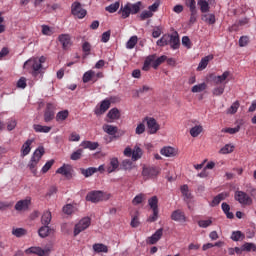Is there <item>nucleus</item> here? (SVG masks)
<instances>
[{
    "label": "nucleus",
    "mask_w": 256,
    "mask_h": 256,
    "mask_svg": "<svg viewBox=\"0 0 256 256\" xmlns=\"http://www.w3.org/2000/svg\"><path fill=\"white\" fill-rule=\"evenodd\" d=\"M47 61L45 56H41L40 58H30L24 63L25 69H32V75L37 76L39 73H43V63Z\"/></svg>",
    "instance_id": "obj_1"
},
{
    "label": "nucleus",
    "mask_w": 256,
    "mask_h": 256,
    "mask_svg": "<svg viewBox=\"0 0 256 256\" xmlns=\"http://www.w3.org/2000/svg\"><path fill=\"white\" fill-rule=\"evenodd\" d=\"M45 155V148L39 147L36 149L28 163V169L33 173V175H37V165H39V161H41V157Z\"/></svg>",
    "instance_id": "obj_2"
},
{
    "label": "nucleus",
    "mask_w": 256,
    "mask_h": 256,
    "mask_svg": "<svg viewBox=\"0 0 256 256\" xmlns=\"http://www.w3.org/2000/svg\"><path fill=\"white\" fill-rule=\"evenodd\" d=\"M109 199H111V194L101 190H94L86 195V201H90V203H100V201H109Z\"/></svg>",
    "instance_id": "obj_3"
},
{
    "label": "nucleus",
    "mask_w": 256,
    "mask_h": 256,
    "mask_svg": "<svg viewBox=\"0 0 256 256\" xmlns=\"http://www.w3.org/2000/svg\"><path fill=\"white\" fill-rule=\"evenodd\" d=\"M234 199L235 201L239 202V204L243 207H249V205H253V198H251L249 194L241 190H237L234 193Z\"/></svg>",
    "instance_id": "obj_4"
},
{
    "label": "nucleus",
    "mask_w": 256,
    "mask_h": 256,
    "mask_svg": "<svg viewBox=\"0 0 256 256\" xmlns=\"http://www.w3.org/2000/svg\"><path fill=\"white\" fill-rule=\"evenodd\" d=\"M53 246H46L44 249L37 246H32L25 250L26 255L47 256L51 253Z\"/></svg>",
    "instance_id": "obj_5"
},
{
    "label": "nucleus",
    "mask_w": 256,
    "mask_h": 256,
    "mask_svg": "<svg viewBox=\"0 0 256 256\" xmlns=\"http://www.w3.org/2000/svg\"><path fill=\"white\" fill-rule=\"evenodd\" d=\"M159 175V168L155 166H144L142 168V177L144 181H148V179H155Z\"/></svg>",
    "instance_id": "obj_6"
},
{
    "label": "nucleus",
    "mask_w": 256,
    "mask_h": 256,
    "mask_svg": "<svg viewBox=\"0 0 256 256\" xmlns=\"http://www.w3.org/2000/svg\"><path fill=\"white\" fill-rule=\"evenodd\" d=\"M91 226V218L84 217L82 218L74 227V236L77 237L79 233H83L86 229H89Z\"/></svg>",
    "instance_id": "obj_7"
},
{
    "label": "nucleus",
    "mask_w": 256,
    "mask_h": 256,
    "mask_svg": "<svg viewBox=\"0 0 256 256\" xmlns=\"http://www.w3.org/2000/svg\"><path fill=\"white\" fill-rule=\"evenodd\" d=\"M145 122L147 125L148 133L150 135H155V133H157V131L161 129V126L159 125V123H157V120H155V118L146 117L144 119V123Z\"/></svg>",
    "instance_id": "obj_8"
},
{
    "label": "nucleus",
    "mask_w": 256,
    "mask_h": 256,
    "mask_svg": "<svg viewBox=\"0 0 256 256\" xmlns=\"http://www.w3.org/2000/svg\"><path fill=\"white\" fill-rule=\"evenodd\" d=\"M71 13L72 15H74V17H77L78 19H84V17L87 15V10L81 7V3L74 2L71 6Z\"/></svg>",
    "instance_id": "obj_9"
},
{
    "label": "nucleus",
    "mask_w": 256,
    "mask_h": 256,
    "mask_svg": "<svg viewBox=\"0 0 256 256\" xmlns=\"http://www.w3.org/2000/svg\"><path fill=\"white\" fill-rule=\"evenodd\" d=\"M109 107H111V100L105 99L100 103L99 106L95 107L94 113L99 117L103 115L105 112H107Z\"/></svg>",
    "instance_id": "obj_10"
},
{
    "label": "nucleus",
    "mask_w": 256,
    "mask_h": 256,
    "mask_svg": "<svg viewBox=\"0 0 256 256\" xmlns=\"http://www.w3.org/2000/svg\"><path fill=\"white\" fill-rule=\"evenodd\" d=\"M55 119V105L48 103L44 112V121L49 123Z\"/></svg>",
    "instance_id": "obj_11"
},
{
    "label": "nucleus",
    "mask_w": 256,
    "mask_h": 256,
    "mask_svg": "<svg viewBox=\"0 0 256 256\" xmlns=\"http://www.w3.org/2000/svg\"><path fill=\"white\" fill-rule=\"evenodd\" d=\"M229 75H231V72L225 71L222 75L214 77L213 81L216 85H227L229 83Z\"/></svg>",
    "instance_id": "obj_12"
},
{
    "label": "nucleus",
    "mask_w": 256,
    "mask_h": 256,
    "mask_svg": "<svg viewBox=\"0 0 256 256\" xmlns=\"http://www.w3.org/2000/svg\"><path fill=\"white\" fill-rule=\"evenodd\" d=\"M172 221H176L178 223H185L187 221V217L185 216V212L182 210H174L171 214Z\"/></svg>",
    "instance_id": "obj_13"
},
{
    "label": "nucleus",
    "mask_w": 256,
    "mask_h": 256,
    "mask_svg": "<svg viewBox=\"0 0 256 256\" xmlns=\"http://www.w3.org/2000/svg\"><path fill=\"white\" fill-rule=\"evenodd\" d=\"M168 45H170L171 49H179L181 43L177 33L168 35Z\"/></svg>",
    "instance_id": "obj_14"
},
{
    "label": "nucleus",
    "mask_w": 256,
    "mask_h": 256,
    "mask_svg": "<svg viewBox=\"0 0 256 256\" xmlns=\"http://www.w3.org/2000/svg\"><path fill=\"white\" fill-rule=\"evenodd\" d=\"M29 205H31V198H26L24 200H19L15 204L16 211H27L29 209Z\"/></svg>",
    "instance_id": "obj_15"
},
{
    "label": "nucleus",
    "mask_w": 256,
    "mask_h": 256,
    "mask_svg": "<svg viewBox=\"0 0 256 256\" xmlns=\"http://www.w3.org/2000/svg\"><path fill=\"white\" fill-rule=\"evenodd\" d=\"M121 117V114L119 113V109L117 108H112L108 113H107V123H113V121H117Z\"/></svg>",
    "instance_id": "obj_16"
},
{
    "label": "nucleus",
    "mask_w": 256,
    "mask_h": 256,
    "mask_svg": "<svg viewBox=\"0 0 256 256\" xmlns=\"http://www.w3.org/2000/svg\"><path fill=\"white\" fill-rule=\"evenodd\" d=\"M119 170V159L117 157H113L110 159V162L106 168L107 173H115V171Z\"/></svg>",
    "instance_id": "obj_17"
},
{
    "label": "nucleus",
    "mask_w": 256,
    "mask_h": 256,
    "mask_svg": "<svg viewBox=\"0 0 256 256\" xmlns=\"http://www.w3.org/2000/svg\"><path fill=\"white\" fill-rule=\"evenodd\" d=\"M163 237V228L158 229L152 236L148 237L147 243L149 245H155Z\"/></svg>",
    "instance_id": "obj_18"
},
{
    "label": "nucleus",
    "mask_w": 256,
    "mask_h": 256,
    "mask_svg": "<svg viewBox=\"0 0 256 256\" xmlns=\"http://www.w3.org/2000/svg\"><path fill=\"white\" fill-rule=\"evenodd\" d=\"M160 153L164 157H175L177 156V149L171 146H164L161 150Z\"/></svg>",
    "instance_id": "obj_19"
},
{
    "label": "nucleus",
    "mask_w": 256,
    "mask_h": 256,
    "mask_svg": "<svg viewBox=\"0 0 256 256\" xmlns=\"http://www.w3.org/2000/svg\"><path fill=\"white\" fill-rule=\"evenodd\" d=\"M156 58H157V55L155 54L147 56L143 64L142 71H149V69H151V65L153 67V63H155Z\"/></svg>",
    "instance_id": "obj_20"
},
{
    "label": "nucleus",
    "mask_w": 256,
    "mask_h": 256,
    "mask_svg": "<svg viewBox=\"0 0 256 256\" xmlns=\"http://www.w3.org/2000/svg\"><path fill=\"white\" fill-rule=\"evenodd\" d=\"M51 233H55V230L51 229L49 227V225H44V226L40 227L38 230V235L42 239H45V237H49V235H51Z\"/></svg>",
    "instance_id": "obj_21"
},
{
    "label": "nucleus",
    "mask_w": 256,
    "mask_h": 256,
    "mask_svg": "<svg viewBox=\"0 0 256 256\" xmlns=\"http://www.w3.org/2000/svg\"><path fill=\"white\" fill-rule=\"evenodd\" d=\"M58 40L62 45V49H67L71 45V36L69 34H61Z\"/></svg>",
    "instance_id": "obj_22"
},
{
    "label": "nucleus",
    "mask_w": 256,
    "mask_h": 256,
    "mask_svg": "<svg viewBox=\"0 0 256 256\" xmlns=\"http://www.w3.org/2000/svg\"><path fill=\"white\" fill-rule=\"evenodd\" d=\"M31 145H33V139H28L21 148V157H27L31 153Z\"/></svg>",
    "instance_id": "obj_23"
},
{
    "label": "nucleus",
    "mask_w": 256,
    "mask_h": 256,
    "mask_svg": "<svg viewBox=\"0 0 256 256\" xmlns=\"http://www.w3.org/2000/svg\"><path fill=\"white\" fill-rule=\"evenodd\" d=\"M209 61H213V55H208L201 59L200 63L198 64L197 71H203L207 69V65H209Z\"/></svg>",
    "instance_id": "obj_24"
},
{
    "label": "nucleus",
    "mask_w": 256,
    "mask_h": 256,
    "mask_svg": "<svg viewBox=\"0 0 256 256\" xmlns=\"http://www.w3.org/2000/svg\"><path fill=\"white\" fill-rule=\"evenodd\" d=\"M92 249L94 253H109V247L103 243L93 244Z\"/></svg>",
    "instance_id": "obj_25"
},
{
    "label": "nucleus",
    "mask_w": 256,
    "mask_h": 256,
    "mask_svg": "<svg viewBox=\"0 0 256 256\" xmlns=\"http://www.w3.org/2000/svg\"><path fill=\"white\" fill-rule=\"evenodd\" d=\"M227 197H229V194H227V193H220V194H218L212 200V202L210 204L211 207H217V205H219V203H221L223 200L227 199Z\"/></svg>",
    "instance_id": "obj_26"
},
{
    "label": "nucleus",
    "mask_w": 256,
    "mask_h": 256,
    "mask_svg": "<svg viewBox=\"0 0 256 256\" xmlns=\"http://www.w3.org/2000/svg\"><path fill=\"white\" fill-rule=\"evenodd\" d=\"M80 147L83 149H90V151H95L99 147V143L92 141H82Z\"/></svg>",
    "instance_id": "obj_27"
},
{
    "label": "nucleus",
    "mask_w": 256,
    "mask_h": 256,
    "mask_svg": "<svg viewBox=\"0 0 256 256\" xmlns=\"http://www.w3.org/2000/svg\"><path fill=\"white\" fill-rule=\"evenodd\" d=\"M143 156V150H141V147L139 145L134 146V149L132 150V160L138 161V159H141Z\"/></svg>",
    "instance_id": "obj_28"
},
{
    "label": "nucleus",
    "mask_w": 256,
    "mask_h": 256,
    "mask_svg": "<svg viewBox=\"0 0 256 256\" xmlns=\"http://www.w3.org/2000/svg\"><path fill=\"white\" fill-rule=\"evenodd\" d=\"M148 205L152 211H159V198L157 196L151 197L148 199Z\"/></svg>",
    "instance_id": "obj_29"
},
{
    "label": "nucleus",
    "mask_w": 256,
    "mask_h": 256,
    "mask_svg": "<svg viewBox=\"0 0 256 256\" xmlns=\"http://www.w3.org/2000/svg\"><path fill=\"white\" fill-rule=\"evenodd\" d=\"M33 129L36 133H49L51 131V126H43L41 124H34Z\"/></svg>",
    "instance_id": "obj_30"
},
{
    "label": "nucleus",
    "mask_w": 256,
    "mask_h": 256,
    "mask_svg": "<svg viewBox=\"0 0 256 256\" xmlns=\"http://www.w3.org/2000/svg\"><path fill=\"white\" fill-rule=\"evenodd\" d=\"M83 83H89V81H95V71L93 70H88L83 74L82 77Z\"/></svg>",
    "instance_id": "obj_31"
},
{
    "label": "nucleus",
    "mask_w": 256,
    "mask_h": 256,
    "mask_svg": "<svg viewBox=\"0 0 256 256\" xmlns=\"http://www.w3.org/2000/svg\"><path fill=\"white\" fill-rule=\"evenodd\" d=\"M102 129L108 135H117V131H118L117 126H113V125H109V124H104Z\"/></svg>",
    "instance_id": "obj_32"
},
{
    "label": "nucleus",
    "mask_w": 256,
    "mask_h": 256,
    "mask_svg": "<svg viewBox=\"0 0 256 256\" xmlns=\"http://www.w3.org/2000/svg\"><path fill=\"white\" fill-rule=\"evenodd\" d=\"M198 6L200 7L201 13H209L211 7L209 6V2L207 0H198Z\"/></svg>",
    "instance_id": "obj_33"
},
{
    "label": "nucleus",
    "mask_w": 256,
    "mask_h": 256,
    "mask_svg": "<svg viewBox=\"0 0 256 256\" xmlns=\"http://www.w3.org/2000/svg\"><path fill=\"white\" fill-rule=\"evenodd\" d=\"M225 84H219L212 90V94L214 97H221L223 93H225Z\"/></svg>",
    "instance_id": "obj_34"
},
{
    "label": "nucleus",
    "mask_w": 256,
    "mask_h": 256,
    "mask_svg": "<svg viewBox=\"0 0 256 256\" xmlns=\"http://www.w3.org/2000/svg\"><path fill=\"white\" fill-rule=\"evenodd\" d=\"M69 117V110H62L56 114V121L58 123H63Z\"/></svg>",
    "instance_id": "obj_35"
},
{
    "label": "nucleus",
    "mask_w": 256,
    "mask_h": 256,
    "mask_svg": "<svg viewBox=\"0 0 256 256\" xmlns=\"http://www.w3.org/2000/svg\"><path fill=\"white\" fill-rule=\"evenodd\" d=\"M203 133V126L202 125H196L190 129V135L191 137H199Z\"/></svg>",
    "instance_id": "obj_36"
},
{
    "label": "nucleus",
    "mask_w": 256,
    "mask_h": 256,
    "mask_svg": "<svg viewBox=\"0 0 256 256\" xmlns=\"http://www.w3.org/2000/svg\"><path fill=\"white\" fill-rule=\"evenodd\" d=\"M222 211L225 213L227 219H233L235 217V215L232 212H230L231 206H229V204L225 202L222 203Z\"/></svg>",
    "instance_id": "obj_37"
},
{
    "label": "nucleus",
    "mask_w": 256,
    "mask_h": 256,
    "mask_svg": "<svg viewBox=\"0 0 256 256\" xmlns=\"http://www.w3.org/2000/svg\"><path fill=\"white\" fill-rule=\"evenodd\" d=\"M80 171H81L82 175H84V177L87 178V177H91V176L95 175V173H97V168H95V167H89L87 169L82 168Z\"/></svg>",
    "instance_id": "obj_38"
},
{
    "label": "nucleus",
    "mask_w": 256,
    "mask_h": 256,
    "mask_svg": "<svg viewBox=\"0 0 256 256\" xmlns=\"http://www.w3.org/2000/svg\"><path fill=\"white\" fill-rule=\"evenodd\" d=\"M56 173H58L59 175H64V177H69V175H71V169L69 168V166L64 164L62 167L56 170Z\"/></svg>",
    "instance_id": "obj_39"
},
{
    "label": "nucleus",
    "mask_w": 256,
    "mask_h": 256,
    "mask_svg": "<svg viewBox=\"0 0 256 256\" xmlns=\"http://www.w3.org/2000/svg\"><path fill=\"white\" fill-rule=\"evenodd\" d=\"M51 211H45L41 217L42 225H49L51 223Z\"/></svg>",
    "instance_id": "obj_40"
},
{
    "label": "nucleus",
    "mask_w": 256,
    "mask_h": 256,
    "mask_svg": "<svg viewBox=\"0 0 256 256\" xmlns=\"http://www.w3.org/2000/svg\"><path fill=\"white\" fill-rule=\"evenodd\" d=\"M122 13V19H127L131 15V3H127L124 7L120 9Z\"/></svg>",
    "instance_id": "obj_41"
},
{
    "label": "nucleus",
    "mask_w": 256,
    "mask_h": 256,
    "mask_svg": "<svg viewBox=\"0 0 256 256\" xmlns=\"http://www.w3.org/2000/svg\"><path fill=\"white\" fill-rule=\"evenodd\" d=\"M12 235H14V237H25V235H27V230L24 228H13L12 229Z\"/></svg>",
    "instance_id": "obj_42"
},
{
    "label": "nucleus",
    "mask_w": 256,
    "mask_h": 256,
    "mask_svg": "<svg viewBox=\"0 0 256 256\" xmlns=\"http://www.w3.org/2000/svg\"><path fill=\"white\" fill-rule=\"evenodd\" d=\"M138 41L139 38L137 36H131L126 43V49H135V45H137Z\"/></svg>",
    "instance_id": "obj_43"
},
{
    "label": "nucleus",
    "mask_w": 256,
    "mask_h": 256,
    "mask_svg": "<svg viewBox=\"0 0 256 256\" xmlns=\"http://www.w3.org/2000/svg\"><path fill=\"white\" fill-rule=\"evenodd\" d=\"M202 21L208 23V25H214L215 23V14H204L202 15Z\"/></svg>",
    "instance_id": "obj_44"
},
{
    "label": "nucleus",
    "mask_w": 256,
    "mask_h": 256,
    "mask_svg": "<svg viewBox=\"0 0 256 256\" xmlns=\"http://www.w3.org/2000/svg\"><path fill=\"white\" fill-rule=\"evenodd\" d=\"M207 89V84L205 82L198 85H194L191 89L192 93H201Z\"/></svg>",
    "instance_id": "obj_45"
},
{
    "label": "nucleus",
    "mask_w": 256,
    "mask_h": 256,
    "mask_svg": "<svg viewBox=\"0 0 256 256\" xmlns=\"http://www.w3.org/2000/svg\"><path fill=\"white\" fill-rule=\"evenodd\" d=\"M42 34L51 37L55 33V28L48 25H42Z\"/></svg>",
    "instance_id": "obj_46"
},
{
    "label": "nucleus",
    "mask_w": 256,
    "mask_h": 256,
    "mask_svg": "<svg viewBox=\"0 0 256 256\" xmlns=\"http://www.w3.org/2000/svg\"><path fill=\"white\" fill-rule=\"evenodd\" d=\"M235 149V146L231 144H226L224 147H222L219 151L221 155H227L229 153H233V150Z\"/></svg>",
    "instance_id": "obj_47"
},
{
    "label": "nucleus",
    "mask_w": 256,
    "mask_h": 256,
    "mask_svg": "<svg viewBox=\"0 0 256 256\" xmlns=\"http://www.w3.org/2000/svg\"><path fill=\"white\" fill-rule=\"evenodd\" d=\"M119 7H120V3H119V1H117V2L112 3L109 6H107L105 8V11H107L108 13H116V11L119 10Z\"/></svg>",
    "instance_id": "obj_48"
},
{
    "label": "nucleus",
    "mask_w": 256,
    "mask_h": 256,
    "mask_svg": "<svg viewBox=\"0 0 256 256\" xmlns=\"http://www.w3.org/2000/svg\"><path fill=\"white\" fill-rule=\"evenodd\" d=\"M141 11V2H136L134 4L130 3V13L131 15H137Z\"/></svg>",
    "instance_id": "obj_49"
},
{
    "label": "nucleus",
    "mask_w": 256,
    "mask_h": 256,
    "mask_svg": "<svg viewBox=\"0 0 256 256\" xmlns=\"http://www.w3.org/2000/svg\"><path fill=\"white\" fill-rule=\"evenodd\" d=\"M143 201H145V194L140 193L133 198L132 205H141Z\"/></svg>",
    "instance_id": "obj_50"
},
{
    "label": "nucleus",
    "mask_w": 256,
    "mask_h": 256,
    "mask_svg": "<svg viewBox=\"0 0 256 256\" xmlns=\"http://www.w3.org/2000/svg\"><path fill=\"white\" fill-rule=\"evenodd\" d=\"M63 213H65V215H73V213H75V206L72 204H66L63 209H62Z\"/></svg>",
    "instance_id": "obj_51"
},
{
    "label": "nucleus",
    "mask_w": 256,
    "mask_h": 256,
    "mask_svg": "<svg viewBox=\"0 0 256 256\" xmlns=\"http://www.w3.org/2000/svg\"><path fill=\"white\" fill-rule=\"evenodd\" d=\"M165 61H167V56L165 55L155 58L153 62V69H157V67H159L161 63H165Z\"/></svg>",
    "instance_id": "obj_52"
},
{
    "label": "nucleus",
    "mask_w": 256,
    "mask_h": 256,
    "mask_svg": "<svg viewBox=\"0 0 256 256\" xmlns=\"http://www.w3.org/2000/svg\"><path fill=\"white\" fill-rule=\"evenodd\" d=\"M156 45L158 47H165V45H169V35H164L161 39L157 40Z\"/></svg>",
    "instance_id": "obj_53"
},
{
    "label": "nucleus",
    "mask_w": 256,
    "mask_h": 256,
    "mask_svg": "<svg viewBox=\"0 0 256 256\" xmlns=\"http://www.w3.org/2000/svg\"><path fill=\"white\" fill-rule=\"evenodd\" d=\"M82 155H83V149H78L71 154L70 159L72 161H79V159H81Z\"/></svg>",
    "instance_id": "obj_54"
},
{
    "label": "nucleus",
    "mask_w": 256,
    "mask_h": 256,
    "mask_svg": "<svg viewBox=\"0 0 256 256\" xmlns=\"http://www.w3.org/2000/svg\"><path fill=\"white\" fill-rule=\"evenodd\" d=\"M212 224L213 221L211 219L198 221V227H201L202 229H207V227H211Z\"/></svg>",
    "instance_id": "obj_55"
},
{
    "label": "nucleus",
    "mask_w": 256,
    "mask_h": 256,
    "mask_svg": "<svg viewBox=\"0 0 256 256\" xmlns=\"http://www.w3.org/2000/svg\"><path fill=\"white\" fill-rule=\"evenodd\" d=\"M185 5L190 11H197V2L195 0H186Z\"/></svg>",
    "instance_id": "obj_56"
},
{
    "label": "nucleus",
    "mask_w": 256,
    "mask_h": 256,
    "mask_svg": "<svg viewBox=\"0 0 256 256\" xmlns=\"http://www.w3.org/2000/svg\"><path fill=\"white\" fill-rule=\"evenodd\" d=\"M241 130L240 126H237L235 128H223L221 131L222 133H229L230 135H235V133H239Z\"/></svg>",
    "instance_id": "obj_57"
},
{
    "label": "nucleus",
    "mask_w": 256,
    "mask_h": 256,
    "mask_svg": "<svg viewBox=\"0 0 256 256\" xmlns=\"http://www.w3.org/2000/svg\"><path fill=\"white\" fill-rule=\"evenodd\" d=\"M239 101L234 102L230 108L228 109L227 113H230L231 115H235L239 109Z\"/></svg>",
    "instance_id": "obj_58"
},
{
    "label": "nucleus",
    "mask_w": 256,
    "mask_h": 256,
    "mask_svg": "<svg viewBox=\"0 0 256 256\" xmlns=\"http://www.w3.org/2000/svg\"><path fill=\"white\" fill-rule=\"evenodd\" d=\"M55 164V160H49L45 163V165L42 167L41 171L42 173H47V171H49V169H51L53 167V165Z\"/></svg>",
    "instance_id": "obj_59"
},
{
    "label": "nucleus",
    "mask_w": 256,
    "mask_h": 256,
    "mask_svg": "<svg viewBox=\"0 0 256 256\" xmlns=\"http://www.w3.org/2000/svg\"><path fill=\"white\" fill-rule=\"evenodd\" d=\"M243 237H245V236L243 235V233H241V231H235L231 235L232 241H241V239H243Z\"/></svg>",
    "instance_id": "obj_60"
},
{
    "label": "nucleus",
    "mask_w": 256,
    "mask_h": 256,
    "mask_svg": "<svg viewBox=\"0 0 256 256\" xmlns=\"http://www.w3.org/2000/svg\"><path fill=\"white\" fill-rule=\"evenodd\" d=\"M243 250L247 252L256 251V245L254 243L246 242L243 244Z\"/></svg>",
    "instance_id": "obj_61"
},
{
    "label": "nucleus",
    "mask_w": 256,
    "mask_h": 256,
    "mask_svg": "<svg viewBox=\"0 0 256 256\" xmlns=\"http://www.w3.org/2000/svg\"><path fill=\"white\" fill-rule=\"evenodd\" d=\"M153 17V12H150V10H145L140 14L141 21H145V19H151Z\"/></svg>",
    "instance_id": "obj_62"
},
{
    "label": "nucleus",
    "mask_w": 256,
    "mask_h": 256,
    "mask_svg": "<svg viewBox=\"0 0 256 256\" xmlns=\"http://www.w3.org/2000/svg\"><path fill=\"white\" fill-rule=\"evenodd\" d=\"M135 133L136 135H143V133H145V122L137 125Z\"/></svg>",
    "instance_id": "obj_63"
},
{
    "label": "nucleus",
    "mask_w": 256,
    "mask_h": 256,
    "mask_svg": "<svg viewBox=\"0 0 256 256\" xmlns=\"http://www.w3.org/2000/svg\"><path fill=\"white\" fill-rule=\"evenodd\" d=\"M109 39H111V30H108L102 34L101 42L109 43Z\"/></svg>",
    "instance_id": "obj_64"
}]
</instances>
